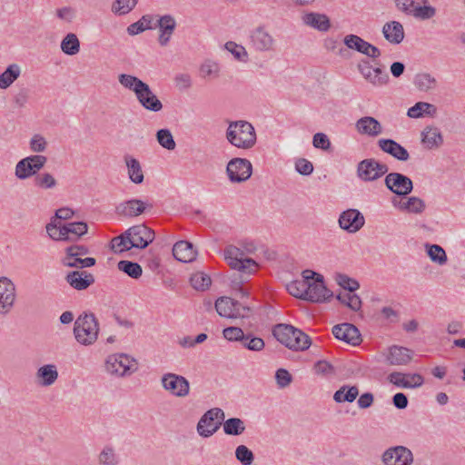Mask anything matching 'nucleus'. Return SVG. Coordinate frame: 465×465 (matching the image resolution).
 <instances>
[{
    "label": "nucleus",
    "mask_w": 465,
    "mask_h": 465,
    "mask_svg": "<svg viewBox=\"0 0 465 465\" xmlns=\"http://www.w3.org/2000/svg\"><path fill=\"white\" fill-rule=\"evenodd\" d=\"M357 68L362 77L373 86H382L389 83L388 73L380 66H372L369 60H361Z\"/></svg>",
    "instance_id": "12"
},
{
    "label": "nucleus",
    "mask_w": 465,
    "mask_h": 465,
    "mask_svg": "<svg viewBox=\"0 0 465 465\" xmlns=\"http://www.w3.org/2000/svg\"><path fill=\"white\" fill-rule=\"evenodd\" d=\"M66 282L74 290H86L94 282V277L86 271H74L65 276Z\"/></svg>",
    "instance_id": "28"
},
{
    "label": "nucleus",
    "mask_w": 465,
    "mask_h": 465,
    "mask_svg": "<svg viewBox=\"0 0 465 465\" xmlns=\"http://www.w3.org/2000/svg\"><path fill=\"white\" fill-rule=\"evenodd\" d=\"M306 281L294 280L287 284L286 288L288 292L296 297L302 300H305L306 297Z\"/></svg>",
    "instance_id": "54"
},
{
    "label": "nucleus",
    "mask_w": 465,
    "mask_h": 465,
    "mask_svg": "<svg viewBox=\"0 0 465 465\" xmlns=\"http://www.w3.org/2000/svg\"><path fill=\"white\" fill-rule=\"evenodd\" d=\"M155 27L159 29L158 43L161 46H166L176 28V21L171 15L158 16Z\"/></svg>",
    "instance_id": "25"
},
{
    "label": "nucleus",
    "mask_w": 465,
    "mask_h": 465,
    "mask_svg": "<svg viewBox=\"0 0 465 465\" xmlns=\"http://www.w3.org/2000/svg\"><path fill=\"white\" fill-rule=\"evenodd\" d=\"M223 337L230 341H242L244 333L239 327H227L223 331Z\"/></svg>",
    "instance_id": "62"
},
{
    "label": "nucleus",
    "mask_w": 465,
    "mask_h": 465,
    "mask_svg": "<svg viewBox=\"0 0 465 465\" xmlns=\"http://www.w3.org/2000/svg\"><path fill=\"white\" fill-rule=\"evenodd\" d=\"M337 300H339L342 304L346 305L348 308L354 312H358L361 308V298L357 294L351 293V292L338 294Z\"/></svg>",
    "instance_id": "50"
},
{
    "label": "nucleus",
    "mask_w": 465,
    "mask_h": 465,
    "mask_svg": "<svg viewBox=\"0 0 465 465\" xmlns=\"http://www.w3.org/2000/svg\"><path fill=\"white\" fill-rule=\"evenodd\" d=\"M215 310L224 318H245L250 312V308L229 297H220L215 302Z\"/></svg>",
    "instance_id": "9"
},
{
    "label": "nucleus",
    "mask_w": 465,
    "mask_h": 465,
    "mask_svg": "<svg viewBox=\"0 0 465 465\" xmlns=\"http://www.w3.org/2000/svg\"><path fill=\"white\" fill-rule=\"evenodd\" d=\"M255 251V246L252 242L246 243L243 249L230 245L224 250V259L228 265L236 270L240 273L241 280L239 282L232 281V288L238 291L242 296H248V292L243 290L241 284L247 280V278L253 274L258 269V263L249 258L247 255Z\"/></svg>",
    "instance_id": "1"
},
{
    "label": "nucleus",
    "mask_w": 465,
    "mask_h": 465,
    "mask_svg": "<svg viewBox=\"0 0 465 465\" xmlns=\"http://www.w3.org/2000/svg\"><path fill=\"white\" fill-rule=\"evenodd\" d=\"M386 187L399 196H406L413 189L412 181L406 175L400 173H390L384 180Z\"/></svg>",
    "instance_id": "17"
},
{
    "label": "nucleus",
    "mask_w": 465,
    "mask_h": 465,
    "mask_svg": "<svg viewBox=\"0 0 465 465\" xmlns=\"http://www.w3.org/2000/svg\"><path fill=\"white\" fill-rule=\"evenodd\" d=\"M384 38L392 45H399L404 39L403 25L398 21L385 23L382 27Z\"/></svg>",
    "instance_id": "31"
},
{
    "label": "nucleus",
    "mask_w": 465,
    "mask_h": 465,
    "mask_svg": "<svg viewBox=\"0 0 465 465\" xmlns=\"http://www.w3.org/2000/svg\"><path fill=\"white\" fill-rule=\"evenodd\" d=\"M200 72L204 78H217L220 74V65L214 61L207 60L201 65Z\"/></svg>",
    "instance_id": "58"
},
{
    "label": "nucleus",
    "mask_w": 465,
    "mask_h": 465,
    "mask_svg": "<svg viewBox=\"0 0 465 465\" xmlns=\"http://www.w3.org/2000/svg\"><path fill=\"white\" fill-rule=\"evenodd\" d=\"M99 331L98 320L92 312L81 313L74 322V336L81 345H93L98 339Z\"/></svg>",
    "instance_id": "4"
},
{
    "label": "nucleus",
    "mask_w": 465,
    "mask_h": 465,
    "mask_svg": "<svg viewBox=\"0 0 465 465\" xmlns=\"http://www.w3.org/2000/svg\"><path fill=\"white\" fill-rule=\"evenodd\" d=\"M429 0H394L396 8L420 20H428L436 15L435 7L428 5Z\"/></svg>",
    "instance_id": "6"
},
{
    "label": "nucleus",
    "mask_w": 465,
    "mask_h": 465,
    "mask_svg": "<svg viewBox=\"0 0 465 465\" xmlns=\"http://www.w3.org/2000/svg\"><path fill=\"white\" fill-rule=\"evenodd\" d=\"M378 145L381 151L399 161L406 162L410 159L409 152L392 139H380L378 141Z\"/></svg>",
    "instance_id": "30"
},
{
    "label": "nucleus",
    "mask_w": 465,
    "mask_h": 465,
    "mask_svg": "<svg viewBox=\"0 0 465 465\" xmlns=\"http://www.w3.org/2000/svg\"><path fill=\"white\" fill-rule=\"evenodd\" d=\"M388 381L399 388H403V389H411V383H409V380L407 378V373L393 371L389 374Z\"/></svg>",
    "instance_id": "61"
},
{
    "label": "nucleus",
    "mask_w": 465,
    "mask_h": 465,
    "mask_svg": "<svg viewBox=\"0 0 465 465\" xmlns=\"http://www.w3.org/2000/svg\"><path fill=\"white\" fill-rule=\"evenodd\" d=\"M427 249V254L430 259L440 265H443L447 262V254L442 247L437 244H429L425 245Z\"/></svg>",
    "instance_id": "46"
},
{
    "label": "nucleus",
    "mask_w": 465,
    "mask_h": 465,
    "mask_svg": "<svg viewBox=\"0 0 465 465\" xmlns=\"http://www.w3.org/2000/svg\"><path fill=\"white\" fill-rule=\"evenodd\" d=\"M88 226L84 222H73L64 224L66 240L71 241L77 239L87 232Z\"/></svg>",
    "instance_id": "39"
},
{
    "label": "nucleus",
    "mask_w": 465,
    "mask_h": 465,
    "mask_svg": "<svg viewBox=\"0 0 465 465\" xmlns=\"http://www.w3.org/2000/svg\"><path fill=\"white\" fill-rule=\"evenodd\" d=\"M100 465H117L118 458L111 446H105L99 454Z\"/></svg>",
    "instance_id": "57"
},
{
    "label": "nucleus",
    "mask_w": 465,
    "mask_h": 465,
    "mask_svg": "<svg viewBox=\"0 0 465 465\" xmlns=\"http://www.w3.org/2000/svg\"><path fill=\"white\" fill-rule=\"evenodd\" d=\"M392 203L401 211H406L411 213H421L425 210V203L419 197H409L406 202H400L399 204L393 200Z\"/></svg>",
    "instance_id": "37"
},
{
    "label": "nucleus",
    "mask_w": 465,
    "mask_h": 465,
    "mask_svg": "<svg viewBox=\"0 0 465 465\" xmlns=\"http://www.w3.org/2000/svg\"><path fill=\"white\" fill-rule=\"evenodd\" d=\"M138 370L136 360L125 353H114L105 361V371L114 377H126Z\"/></svg>",
    "instance_id": "5"
},
{
    "label": "nucleus",
    "mask_w": 465,
    "mask_h": 465,
    "mask_svg": "<svg viewBox=\"0 0 465 465\" xmlns=\"http://www.w3.org/2000/svg\"><path fill=\"white\" fill-rule=\"evenodd\" d=\"M413 460L411 450L401 445L390 447L381 455L383 465H411Z\"/></svg>",
    "instance_id": "15"
},
{
    "label": "nucleus",
    "mask_w": 465,
    "mask_h": 465,
    "mask_svg": "<svg viewBox=\"0 0 465 465\" xmlns=\"http://www.w3.org/2000/svg\"><path fill=\"white\" fill-rule=\"evenodd\" d=\"M413 354L414 352L411 349L399 345L390 346L383 353L386 362L394 366L408 365L411 361Z\"/></svg>",
    "instance_id": "21"
},
{
    "label": "nucleus",
    "mask_w": 465,
    "mask_h": 465,
    "mask_svg": "<svg viewBox=\"0 0 465 465\" xmlns=\"http://www.w3.org/2000/svg\"><path fill=\"white\" fill-rule=\"evenodd\" d=\"M118 80L124 87L133 91L134 94L145 84L136 76L126 74H120Z\"/></svg>",
    "instance_id": "52"
},
{
    "label": "nucleus",
    "mask_w": 465,
    "mask_h": 465,
    "mask_svg": "<svg viewBox=\"0 0 465 465\" xmlns=\"http://www.w3.org/2000/svg\"><path fill=\"white\" fill-rule=\"evenodd\" d=\"M226 173L232 183H242L252 176V165L245 158H232L227 163Z\"/></svg>",
    "instance_id": "14"
},
{
    "label": "nucleus",
    "mask_w": 465,
    "mask_h": 465,
    "mask_svg": "<svg viewBox=\"0 0 465 465\" xmlns=\"http://www.w3.org/2000/svg\"><path fill=\"white\" fill-rule=\"evenodd\" d=\"M223 431L226 435L239 436L245 431V424L240 418H230L223 424Z\"/></svg>",
    "instance_id": "41"
},
{
    "label": "nucleus",
    "mask_w": 465,
    "mask_h": 465,
    "mask_svg": "<svg viewBox=\"0 0 465 465\" xmlns=\"http://www.w3.org/2000/svg\"><path fill=\"white\" fill-rule=\"evenodd\" d=\"M125 235L129 237L131 242L129 247L137 249H145L153 242L155 237L154 231L145 224H137L130 227L125 231Z\"/></svg>",
    "instance_id": "13"
},
{
    "label": "nucleus",
    "mask_w": 465,
    "mask_h": 465,
    "mask_svg": "<svg viewBox=\"0 0 465 465\" xmlns=\"http://www.w3.org/2000/svg\"><path fill=\"white\" fill-rule=\"evenodd\" d=\"M124 161L130 181L135 184H141L144 180V174L140 162L130 154H125Z\"/></svg>",
    "instance_id": "32"
},
{
    "label": "nucleus",
    "mask_w": 465,
    "mask_h": 465,
    "mask_svg": "<svg viewBox=\"0 0 465 465\" xmlns=\"http://www.w3.org/2000/svg\"><path fill=\"white\" fill-rule=\"evenodd\" d=\"M117 267L120 271L124 272L133 279H138L142 276L143 273L141 265L131 261H120L117 264Z\"/></svg>",
    "instance_id": "47"
},
{
    "label": "nucleus",
    "mask_w": 465,
    "mask_h": 465,
    "mask_svg": "<svg viewBox=\"0 0 465 465\" xmlns=\"http://www.w3.org/2000/svg\"><path fill=\"white\" fill-rule=\"evenodd\" d=\"M357 132L361 135L376 137L382 133L381 123L371 116H363L355 123Z\"/></svg>",
    "instance_id": "29"
},
{
    "label": "nucleus",
    "mask_w": 465,
    "mask_h": 465,
    "mask_svg": "<svg viewBox=\"0 0 465 465\" xmlns=\"http://www.w3.org/2000/svg\"><path fill=\"white\" fill-rule=\"evenodd\" d=\"M58 378L56 366L54 364H45L40 367L36 373L35 379L38 385L43 387L51 386Z\"/></svg>",
    "instance_id": "35"
},
{
    "label": "nucleus",
    "mask_w": 465,
    "mask_h": 465,
    "mask_svg": "<svg viewBox=\"0 0 465 465\" xmlns=\"http://www.w3.org/2000/svg\"><path fill=\"white\" fill-rule=\"evenodd\" d=\"M415 86L421 92H428L437 87V80L427 73L418 74L414 79Z\"/></svg>",
    "instance_id": "43"
},
{
    "label": "nucleus",
    "mask_w": 465,
    "mask_h": 465,
    "mask_svg": "<svg viewBox=\"0 0 465 465\" xmlns=\"http://www.w3.org/2000/svg\"><path fill=\"white\" fill-rule=\"evenodd\" d=\"M46 232L48 235L55 241H67L65 232L64 231V224L50 223L46 225Z\"/></svg>",
    "instance_id": "60"
},
{
    "label": "nucleus",
    "mask_w": 465,
    "mask_h": 465,
    "mask_svg": "<svg viewBox=\"0 0 465 465\" xmlns=\"http://www.w3.org/2000/svg\"><path fill=\"white\" fill-rule=\"evenodd\" d=\"M15 286L7 277H0V313L6 314L15 301Z\"/></svg>",
    "instance_id": "20"
},
{
    "label": "nucleus",
    "mask_w": 465,
    "mask_h": 465,
    "mask_svg": "<svg viewBox=\"0 0 465 465\" xmlns=\"http://www.w3.org/2000/svg\"><path fill=\"white\" fill-rule=\"evenodd\" d=\"M129 245H131V242L129 237H126L125 232L111 240V250L115 253L131 250L133 247H129Z\"/></svg>",
    "instance_id": "53"
},
{
    "label": "nucleus",
    "mask_w": 465,
    "mask_h": 465,
    "mask_svg": "<svg viewBox=\"0 0 465 465\" xmlns=\"http://www.w3.org/2000/svg\"><path fill=\"white\" fill-rule=\"evenodd\" d=\"M437 108L434 104L426 102H418L408 109L407 115L410 118H420L425 115L434 116Z\"/></svg>",
    "instance_id": "36"
},
{
    "label": "nucleus",
    "mask_w": 465,
    "mask_h": 465,
    "mask_svg": "<svg viewBox=\"0 0 465 465\" xmlns=\"http://www.w3.org/2000/svg\"><path fill=\"white\" fill-rule=\"evenodd\" d=\"M224 47L234 56L235 59L242 62L248 61V53L244 46L238 45L235 42L229 41L224 45Z\"/></svg>",
    "instance_id": "56"
},
{
    "label": "nucleus",
    "mask_w": 465,
    "mask_h": 465,
    "mask_svg": "<svg viewBox=\"0 0 465 465\" xmlns=\"http://www.w3.org/2000/svg\"><path fill=\"white\" fill-rule=\"evenodd\" d=\"M156 140L158 143L164 149L173 151L176 147V143L169 129H160L156 133Z\"/></svg>",
    "instance_id": "48"
},
{
    "label": "nucleus",
    "mask_w": 465,
    "mask_h": 465,
    "mask_svg": "<svg viewBox=\"0 0 465 465\" xmlns=\"http://www.w3.org/2000/svg\"><path fill=\"white\" fill-rule=\"evenodd\" d=\"M190 282L193 289L205 291L210 287L212 281L208 274L197 272L191 276Z\"/></svg>",
    "instance_id": "51"
},
{
    "label": "nucleus",
    "mask_w": 465,
    "mask_h": 465,
    "mask_svg": "<svg viewBox=\"0 0 465 465\" xmlns=\"http://www.w3.org/2000/svg\"><path fill=\"white\" fill-rule=\"evenodd\" d=\"M235 458L242 465H252L254 460V454L245 445H239L235 449Z\"/></svg>",
    "instance_id": "55"
},
{
    "label": "nucleus",
    "mask_w": 465,
    "mask_h": 465,
    "mask_svg": "<svg viewBox=\"0 0 465 465\" xmlns=\"http://www.w3.org/2000/svg\"><path fill=\"white\" fill-rule=\"evenodd\" d=\"M272 334L279 342L292 351H305L312 344L306 333L289 324H277Z\"/></svg>",
    "instance_id": "3"
},
{
    "label": "nucleus",
    "mask_w": 465,
    "mask_h": 465,
    "mask_svg": "<svg viewBox=\"0 0 465 465\" xmlns=\"http://www.w3.org/2000/svg\"><path fill=\"white\" fill-rule=\"evenodd\" d=\"M343 44L347 46V48L356 51L372 59H377L381 55V52L377 46L365 41L363 38L357 35L350 34L345 35L343 38Z\"/></svg>",
    "instance_id": "16"
},
{
    "label": "nucleus",
    "mask_w": 465,
    "mask_h": 465,
    "mask_svg": "<svg viewBox=\"0 0 465 465\" xmlns=\"http://www.w3.org/2000/svg\"><path fill=\"white\" fill-rule=\"evenodd\" d=\"M388 166L374 158L361 161L357 165V176L363 182H374L388 173Z\"/></svg>",
    "instance_id": "10"
},
{
    "label": "nucleus",
    "mask_w": 465,
    "mask_h": 465,
    "mask_svg": "<svg viewBox=\"0 0 465 465\" xmlns=\"http://www.w3.org/2000/svg\"><path fill=\"white\" fill-rule=\"evenodd\" d=\"M337 282L341 287L351 292L358 290L360 287V284L356 280L351 279L345 274H339L337 276Z\"/></svg>",
    "instance_id": "63"
},
{
    "label": "nucleus",
    "mask_w": 465,
    "mask_h": 465,
    "mask_svg": "<svg viewBox=\"0 0 465 465\" xmlns=\"http://www.w3.org/2000/svg\"><path fill=\"white\" fill-rule=\"evenodd\" d=\"M301 20L303 25L321 33L328 32L331 26L329 16L322 13L305 12L302 15Z\"/></svg>",
    "instance_id": "24"
},
{
    "label": "nucleus",
    "mask_w": 465,
    "mask_h": 465,
    "mask_svg": "<svg viewBox=\"0 0 465 465\" xmlns=\"http://www.w3.org/2000/svg\"><path fill=\"white\" fill-rule=\"evenodd\" d=\"M242 344L244 348L254 351H262L265 345L262 338L251 334L244 335Z\"/></svg>",
    "instance_id": "59"
},
{
    "label": "nucleus",
    "mask_w": 465,
    "mask_h": 465,
    "mask_svg": "<svg viewBox=\"0 0 465 465\" xmlns=\"http://www.w3.org/2000/svg\"><path fill=\"white\" fill-rule=\"evenodd\" d=\"M138 0H114L112 5V12L116 15L129 14L137 5Z\"/></svg>",
    "instance_id": "49"
},
{
    "label": "nucleus",
    "mask_w": 465,
    "mask_h": 465,
    "mask_svg": "<svg viewBox=\"0 0 465 465\" xmlns=\"http://www.w3.org/2000/svg\"><path fill=\"white\" fill-rule=\"evenodd\" d=\"M421 143L429 150L436 149L443 143V136L439 128L427 126L421 133Z\"/></svg>",
    "instance_id": "33"
},
{
    "label": "nucleus",
    "mask_w": 465,
    "mask_h": 465,
    "mask_svg": "<svg viewBox=\"0 0 465 465\" xmlns=\"http://www.w3.org/2000/svg\"><path fill=\"white\" fill-rule=\"evenodd\" d=\"M359 395V389L357 386L343 385L333 395V400L337 403L352 402Z\"/></svg>",
    "instance_id": "38"
},
{
    "label": "nucleus",
    "mask_w": 465,
    "mask_h": 465,
    "mask_svg": "<svg viewBox=\"0 0 465 465\" xmlns=\"http://www.w3.org/2000/svg\"><path fill=\"white\" fill-rule=\"evenodd\" d=\"M61 50L67 55H74L80 51V41L74 33L67 34L61 42Z\"/></svg>",
    "instance_id": "40"
},
{
    "label": "nucleus",
    "mask_w": 465,
    "mask_h": 465,
    "mask_svg": "<svg viewBox=\"0 0 465 465\" xmlns=\"http://www.w3.org/2000/svg\"><path fill=\"white\" fill-rule=\"evenodd\" d=\"M225 137L230 144L242 150L252 148L257 141L253 125L244 120L230 122Z\"/></svg>",
    "instance_id": "2"
},
{
    "label": "nucleus",
    "mask_w": 465,
    "mask_h": 465,
    "mask_svg": "<svg viewBox=\"0 0 465 465\" xmlns=\"http://www.w3.org/2000/svg\"><path fill=\"white\" fill-rule=\"evenodd\" d=\"M332 333L336 339L353 346L360 344L361 341L359 330L351 323L335 325Z\"/></svg>",
    "instance_id": "26"
},
{
    "label": "nucleus",
    "mask_w": 465,
    "mask_h": 465,
    "mask_svg": "<svg viewBox=\"0 0 465 465\" xmlns=\"http://www.w3.org/2000/svg\"><path fill=\"white\" fill-rule=\"evenodd\" d=\"M30 150L35 153H40L45 151L47 142L41 134H35L30 140Z\"/></svg>",
    "instance_id": "64"
},
{
    "label": "nucleus",
    "mask_w": 465,
    "mask_h": 465,
    "mask_svg": "<svg viewBox=\"0 0 465 465\" xmlns=\"http://www.w3.org/2000/svg\"><path fill=\"white\" fill-rule=\"evenodd\" d=\"M224 420V412L220 408H213L207 411L197 423V432L203 438L213 436L222 425Z\"/></svg>",
    "instance_id": "8"
},
{
    "label": "nucleus",
    "mask_w": 465,
    "mask_h": 465,
    "mask_svg": "<svg viewBox=\"0 0 465 465\" xmlns=\"http://www.w3.org/2000/svg\"><path fill=\"white\" fill-rule=\"evenodd\" d=\"M163 388L172 395L179 398L186 397L190 392V383L188 380L175 373H165L161 378Z\"/></svg>",
    "instance_id": "11"
},
{
    "label": "nucleus",
    "mask_w": 465,
    "mask_h": 465,
    "mask_svg": "<svg viewBox=\"0 0 465 465\" xmlns=\"http://www.w3.org/2000/svg\"><path fill=\"white\" fill-rule=\"evenodd\" d=\"M174 258L183 262H190L194 260L196 251L193 245L187 241L177 242L173 247Z\"/></svg>",
    "instance_id": "34"
},
{
    "label": "nucleus",
    "mask_w": 465,
    "mask_h": 465,
    "mask_svg": "<svg viewBox=\"0 0 465 465\" xmlns=\"http://www.w3.org/2000/svg\"><path fill=\"white\" fill-rule=\"evenodd\" d=\"M339 226L349 233L359 232L365 223L363 214L357 209L343 211L338 220Z\"/></svg>",
    "instance_id": "18"
},
{
    "label": "nucleus",
    "mask_w": 465,
    "mask_h": 465,
    "mask_svg": "<svg viewBox=\"0 0 465 465\" xmlns=\"http://www.w3.org/2000/svg\"><path fill=\"white\" fill-rule=\"evenodd\" d=\"M47 158L42 154L26 156L17 162L15 167V175L18 180L24 181L38 174L44 168Z\"/></svg>",
    "instance_id": "7"
},
{
    "label": "nucleus",
    "mask_w": 465,
    "mask_h": 465,
    "mask_svg": "<svg viewBox=\"0 0 465 465\" xmlns=\"http://www.w3.org/2000/svg\"><path fill=\"white\" fill-rule=\"evenodd\" d=\"M153 205L140 199H130L121 203L116 207V213L125 218H134L141 215L146 209H152Z\"/></svg>",
    "instance_id": "23"
},
{
    "label": "nucleus",
    "mask_w": 465,
    "mask_h": 465,
    "mask_svg": "<svg viewBox=\"0 0 465 465\" xmlns=\"http://www.w3.org/2000/svg\"><path fill=\"white\" fill-rule=\"evenodd\" d=\"M252 47L259 52H268L273 49L275 41L264 26H258L250 34Z\"/></svg>",
    "instance_id": "22"
},
{
    "label": "nucleus",
    "mask_w": 465,
    "mask_h": 465,
    "mask_svg": "<svg viewBox=\"0 0 465 465\" xmlns=\"http://www.w3.org/2000/svg\"><path fill=\"white\" fill-rule=\"evenodd\" d=\"M135 96L141 105L148 111L157 113L163 109L162 102L146 83L139 89Z\"/></svg>",
    "instance_id": "27"
},
{
    "label": "nucleus",
    "mask_w": 465,
    "mask_h": 465,
    "mask_svg": "<svg viewBox=\"0 0 465 465\" xmlns=\"http://www.w3.org/2000/svg\"><path fill=\"white\" fill-rule=\"evenodd\" d=\"M306 289L305 301L312 302H324L333 295L332 292L325 286L323 276L321 274H318L312 282L307 283Z\"/></svg>",
    "instance_id": "19"
},
{
    "label": "nucleus",
    "mask_w": 465,
    "mask_h": 465,
    "mask_svg": "<svg viewBox=\"0 0 465 465\" xmlns=\"http://www.w3.org/2000/svg\"><path fill=\"white\" fill-rule=\"evenodd\" d=\"M20 75V67L16 64H10L6 70L0 74V88L9 87Z\"/></svg>",
    "instance_id": "42"
},
{
    "label": "nucleus",
    "mask_w": 465,
    "mask_h": 465,
    "mask_svg": "<svg viewBox=\"0 0 465 465\" xmlns=\"http://www.w3.org/2000/svg\"><path fill=\"white\" fill-rule=\"evenodd\" d=\"M34 185L42 190L54 189L57 185V181L50 173H41L35 176Z\"/></svg>",
    "instance_id": "44"
},
{
    "label": "nucleus",
    "mask_w": 465,
    "mask_h": 465,
    "mask_svg": "<svg viewBox=\"0 0 465 465\" xmlns=\"http://www.w3.org/2000/svg\"><path fill=\"white\" fill-rule=\"evenodd\" d=\"M63 263L67 267L84 269L94 266L95 264V259L92 257L82 258L66 255L63 261Z\"/></svg>",
    "instance_id": "45"
}]
</instances>
